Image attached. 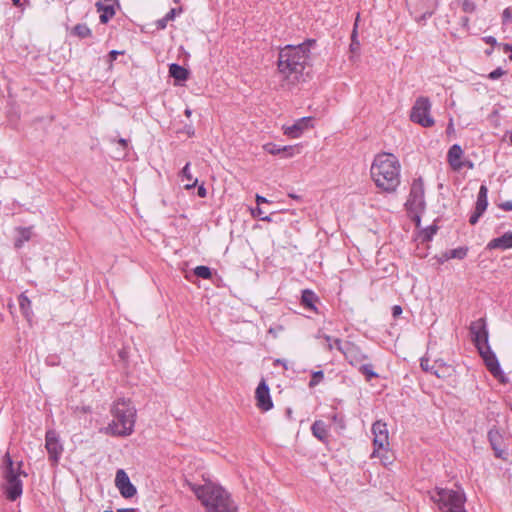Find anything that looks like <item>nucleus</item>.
Wrapping results in <instances>:
<instances>
[{
  "label": "nucleus",
  "instance_id": "1",
  "mask_svg": "<svg viewBox=\"0 0 512 512\" xmlns=\"http://www.w3.org/2000/svg\"><path fill=\"white\" fill-rule=\"evenodd\" d=\"M310 43L287 45L279 52L278 72L288 85H295L303 77L309 60Z\"/></svg>",
  "mask_w": 512,
  "mask_h": 512
},
{
  "label": "nucleus",
  "instance_id": "2",
  "mask_svg": "<svg viewBox=\"0 0 512 512\" xmlns=\"http://www.w3.org/2000/svg\"><path fill=\"white\" fill-rule=\"evenodd\" d=\"M186 485L194 492L208 512L237 511V506L231 499L230 494L222 486L210 481L204 485H196L186 481Z\"/></svg>",
  "mask_w": 512,
  "mask_h": 512
},
{
  "label": "nucleus",
  "instance_id": "3",
  "mask_svg": "<svg viewBox=\"0 0 512 512\" xmlns=\"http://www.w3.org/2000/svg\"><path fill=\"white\" fill-rule=\"evenodd\" d=\"M400 163L391 153L378 154L371 166V177L385 192L394 191L399 184Z\"/></svg>",
  "mask_w": 512,
  "mask_h": 512
},
{
  "label": "nucleus",
  "instance_id": "4",
  "mask_svg": "<svg viewBox=\"0 0 512 512\" xmlns=\"http://www.w3.org/2000/svg\"><path fill=\"white\" fill-rule=\"evenodd\" d=\"M112 422L106 432L113 436H129L134 431L136 409L129 399H119L111 408Z\"/></svg>",
  "mask_w": 512,
  "mask_h": 512
},
{
  "label": "nucleus",
  "instance_id": "5",
  "mask_svg": "<svg viewBox=\"0 0 512 512\" xmlns=\"http://www.w3.org/2000/svg\"><path fill=\"white\" fill-rule=\"evenodd\" d=\"M431 500L437 504L441 512H466L464 508L466 498L461 491L437 488L431 494Z\"/></svg>",
  "mask_w": 512,
  "mask_h": 512
},
{
  "label": "nucleus",
  "instance_id": "6",
  "mask_svg": "<svg viewBox=\"0 0 512 512\" xmlns=\"http://www.w3.org/2000/svg\"><path fill=\"white\" fill-rule=\"evenodd\" d=\"M4 465L5 494L9 500L15 501L22 494V482L19 479L21 463L15 468L9 453H6Z\"/></svg>",
  "mask_w": 512,
  "mask_h": 512
},
{
  "label": "nucleus",
  "instance_id": "7",
  "mask_svg": "<svg viewBox=\"0 0 512 512\" xmlns=\"http://www.w3.org/2000/svg\"><path fill=\"white\" fill-rule=\"evenodd\" d=\"M431 103L427 97H419L412 108L411 120L423 127L434 125V119L430 115Z\"/></svg>",
  "mask_w": 512,
  "mask_h": 512
},
{
  "label": "nucleus",
  "instance_id": "8",
  "mask_svg": "<svg viewBox=\"0 0 512 512\" xmlns=\"http://www.w3.org/2000/svg\"><path fill=\"white\" fill-rule=\"evenodd\" d=\"M334 342L336 349L344 355L351 365L358 366L367 359V355L354 343L342 342L340 339H335Z\"/></svg>",
  "mask_w": 512,
  "mask_h": 512
},
{
  "label": "nucleus",
  "instance_id": "9",
  "mask_svg": "<svg viewBox=\"0 0 512 512\" xmlns=\"http://www.w3.org/2000/svg\"><path fill=\"white\" fill-rule=\"evenodd\" d=\"M372 434L374 435V450L372 457H381V451H386V448L389 446L388 429L386 423L382 421H376L372 425Z\"/></svg>",
  "mask_w": 512,
  "mask_h": 512
},
{
  "label": "nucleus",
  "instance_id": "10",
  "mask_svg": "<svg viewBox=\"0 0 512 512\" xmlns=\"http://www.w3.org/2000/svg\"><path fill=\"white\" fill-rule=\"evenodd\" d=\"M405 208L410 219L415 223L416 227L419 228L421 224V215L426 208L424 194H409V197L405 202Z\"/></svg>",
  "mask_w": 512,
  "mask_h": 512
},
{
  "label": "nucleus",
  "instance_id": "11",
  "mask_svg": "<svg viewBox=\"0 0 512 512\" xmlns=\"http://www.w3.org/2000/svg\"><path fill=\"white\" fill-rule=\"evenodd\" d=\"M469 330L471 333L472 341L474 342L477 349H480L484 346H489L488 330L484 318L473 321L470 324Z\"/></svg>",
  "mask_w": 512,
  "mask_h": 512
},
{
  "label": "nucleus",
  "instance_id": "12",
  "mask_svg": "<svg viewBox=\"0 0 512 512\" xmlns=\"http://www.w3.org/2000/svg\"><path fill=\"white\" fill-rule=\"evenodd\" d=\"M45 447L49 455V460L57 464L63 452V446L60 443L58 434L54 430H48L45 435Z\"/></svg>",
  "mask_w": 512,
  "mask_h": 512
},
{
  "label": "nucleus",
  "instance_id": "13",
  "mask_svg": "<svg viewBox=\"0 0 512 512\" xmlns=\"http://www.w3.org/2000/svg\"><path fill=\"white\" fill-rule=\"evenodd\" d=\"M115 485L124 498H132L137 493L136 487L131 483L127 473L123 469L117 470Z\"/></svg>",
  "mask_w": 512,
  "mask_h": 512
},
{
  "label": "nucleus",
  "instance_id": "14",
  "mask_svg": "<svg viewBox=\"0 0 512 512\" xmlns=\"http://www.w3.org/2000/svg\"><path fill=\"white\" fill-rule=\"evenodd\" d=\"M312 127V118L311 117H303L295 121L292 125H284L282 127L284 135L296 139L301 137V135Z\"/></svg>",
  "mask_w": 512,
  "mask_h": 512
},
{
  "label": "nucleus",
  "instance_id": "15",
  "mask_svg": "<svg viewBox=\"0 0 512 512\" xmlns=\"http://www.w3.org/2000/svg\"><path fill=\"white\" fill-rule=\"evenodd\" d=\"M478 351H479V354L481 355V357L483 358L485 365H486L487 369L490 371V373L494 377L501 376L502 371L500 368V364L497 360V357L491 350L490 346H484V347L478 349Z\"/></svg>",
  "mask_w": 512,
  "mask_h": 512
},
{
  "label": "nucleus",
  "instance_id": "16",
  "mask_svg": "<svg viewBox=\"0 0 512 512\" xmlns=\"http://www.w3.org/2000/svg\"><path fill=\"white\" fill-rule=\"evenodd\" d=\"M255 398L257 400V406L263 410L268 411L273 407V402L270 397L269 387L264 379L260 381L256 388Z\"/></svg>",
  "mask_w": 512,
  "mask_h": 512
},
{
  "label": "nucleus",
  "instance_id": "17",
  "mask_svg": "<svg viewBox=\"0 0 512 512\" xmlns=\"http://www.w3.org/2000/svg\"><path fill=\"white\" fill-rule=\"evenodd\" d=\"M256 202H257V207L255 209L251 210L252 215L254 217L260 218L262 221H268V222L271 221L270 214L276 213L278 211V209L273 207L271 209L265 210L264 208L261 207V205L264 203L272 205L273 200L272 199L269 200V199L263 197L261 194H256Z\"/></svg>",
  "mask_w": 512,
  "mask_h": 512
},
{
  "label": "nucleus",
  "instance_id": "18",
  "mask_svg": "<svg viewBox=\"0 0 512 512\" xmlns=\"http://www.w3.org/2000/svg\"><path fill=\"white\" fill-rule=\"evenodd\" d=\"M488 206L487 194H479L478 199L476 201L475 209L469 218V223L471 225H475L479 218L486 211Z\"/></svg>",
  "mask_w": 512,
  "mask_h": 512
},
{
  "label": "nucleus",
  "instance_id": "19",
  "mask_svg": "<svg viewBox=\"0 0 512 512\" xmlns=\"http://www.w3.org/2000/svg\"><path fill=\"white\" fill-rule=\"evenodd\" d=\"M34 226L29 227H16V237L14 241L15 248H21L25 242H28L34 235Z\"/></svg>",
  "mask_w": 512,
  "mask_h": 512
},
{
  "label": "nucleus",
  "instance_id": "20",
  "mask_svg": "<svg viewBox=\"0 0 512 512\" xmlns=\"http://www.w3.org/2000/svg\"><path fill=\"white\" fill-rule=\"evenodd\" d=\"M488 249H510L512 248V232L508 231L502 236L492 239L488 245Z\"/></svg>",
  "mask_w": 512,
  "mask_h": 512
},
{
  "label": "nucleus",
  "instance_id": "21",
  "mask_svg": "<svg viewBox=\"0 0 512 512\" xmlns=\"http://www.w3.org/2000/svg\"><path fill=\"white\" fill-rule=\"evenodd\" d=\"M179 178H180V183L182 184V187L186 190L196 187V185L198 183V179L193 177V175L191 174L190 163H187L183 167V169L179 175Z\"/></svg>",
  "mask_w": 512,
  "mask_h": 512
},
{
  "label": "nucleus",
  "instance_id": "22",
  "mask_svg": "<svg viewBox=\"0 0 512 512\" xmlns=\"http://www.w3.org/2000/svg\"><path fill=\"white\" fill-rule=\"evenodd\" d=\"M95 6L97 8V11L100 13L99 18L101 23L105 24L114 17L115 9L113 5H105L102 2H97Z\"/></svg>",
  "mask_w": 512,
  "mask_h": 512
},
{
  "label": "nucleus",
  "instance_id": "23",
  "mask_svg": "<svg viewBox=\"0 0 512 512\" xmlns=\"http://www.w3.org/2000/svg\"><path fill=\"white\" fill-rule=\"evenodd\" d=\"M463 151L459 145H453L448 151V161L454 169L461 167V156Z\"/></svg>",
  "mask_w": 512,
  "mask_h": 512
},
{
  "label": "nucleus",
  "instance_id": "24",
  "mask_svg": "<svg viewBox=\"0 0 512 512\" xmlns=\"http://www.w3.org/2000/svg\"><path fill=\"white\" fill-rule=\"evenodd\" d=\"M169 74L177 81H185L189 76L188 70L176 63L169 66Z\"/></svg>",
  "mask_w": 512,
  "mask_h": 512
},
{
  "label": "nucleus",
  "instance_id": "25",
  "mask_svg": "<svg viewBox=\"0 0 512 512\" xmlns=\"http://www.w3.org/2000/svg\"><path fill=\"white\" fill-rule=\"evenodd\" d=\"M312 434L319 439L320 441H325L328 437V430L326 424L321 421L317 420L312 424L311 427Z\"/></svg>",
  "mask_w": 512,
  "mask_h": 512
},
{
  "label": "nucleus",
  "instance_id": "26",
  "mask_svg": "<svg viewBox=\"0 0 512 512\" xmlns=\"http://www.w3.org/2000/svg\"><path fill=\"white\" fill-rule=\"evenodd\" d=\"M468 247L466 246H462V247H458V248H455V249H451L449 251H446L444 254H443V258L445 260H450V259H464L466 256H467V253H468Z\"/></svg>",
  "mask_w": 512,
  "mask_h": 512
},
{
  "label": "nucleus",
  "instance_id": "27",
  "mask_svg": "<svg viewBox=\"0 0 512 512\" xmlns=\"http://www.w3.org/2000/svg\"><path fill=\"white\" fill-rule=\"evenodd\" d=\"M488 439L490 441V444H491L493 450L495 451L496 457L501 458L502 454L504 453V451L500 447V443H499L500 435H499V433L497 431L490 430L489 433H488Z\"/></svg>",
  "mask_w": 512,
  "mask_h": 512
},
{
  "label": "nucleus",
  "instance_id": "28",
  "mask_svg": "<svg viewBox=\"0 0 512 512\" xmlns=\"http://www.w3.org/2000/svg\"><path fill=\"white\" fill-rule=\"evenodd\" d=\"M316 300L317 296L313 291L307 289L302 292L301 303L304 307L311 310H315L314 303L316 302Z\"/></svg>",
  "mask_w": 512,
  "mask_h": 512
},
{
  "label": "nucleus",
  "instance_id": "29",
  "mask_svg": "<svg viewBox=\"0 0 512 512\" xmlns=\"http://www.w3.org/2000/svg\"><path fill=\"white\" fill-rule=\"evenodd\" d=\"M91 29L86 24H77L73 28V34L79 38H87L91 36Z\"/></svg>",
  "mask_w": 512,
  "mask_h": 512
},
{
  "label": "nucleus",
  "instance_id": "30",
  "mask_svg": "<svg viewBox=\"0 0 512 512\" xmlns=\"http://www.w3.org/2000/svg\"><path fill=\"white\" fill-rule=\"evenodd\" d=\"M359 371L365 375L366 380L370 381L372 378L378 377V374L374 372L372 364H360Z\"/></svg>",
  "mask_w": 512,
  "mask_h": 512
},
{
  "label": "nucleus",
  "instance_id": "31",
  "mask_svg": "<svg viewBox=\"0 0 512 512\" xmlns=\"http://www.w3.org/2000/svg\"><path fill=\"white\" fill-rule=\"evenodd\" d=\"M437 232L436 226H429L420 232V238L423 242H429Z\"/></svg>",
  "mask_w": 512,
  "mask_h": 512
},
{
  "label": "nucleus",
  "instance_id": "32",
  "mask_svg": "<svg viewBox=\"0 0 512 512\" xmlns=\"http://www.w3.org/2000/svg\"><path fill=\"white\" fill-rule=\"evenodd\" d=\"M19 306H20V309L22 310L23 314L26 317H28L29 312H30V307H31V301L24 293H22L19 296Z\"/></svg>",
  "mask_w": 512,
  "mask_h": 512
},
{
  "label": "nucleus",
  "instance_id": "33",
  "mask_svg": "<svg viewBox=\"0 0 512 512\" xmlns=\"http://www.w3.org/2000/svg\"><path fill=\"white\" fill-rule=\"evenodd\" d=\"M298 153H300L299 145H288V146H282V148H281V154H283V157H285V158L292 157Z\"/></svg>",
  "mask_w": 512,
  "mask_h": 512
},
{
  "label": "nucleus",
  "instance_id": "34",
  "mask_svg": "<svg viewBox=\"0 0 512 512\" xmlns=\"http://www.w3.org/2000/svg\"><path fill=\"white\" fill-rule=\"evenodd\" d=\"M178 12L180 13L181 12V9L178 10ZM176 13H177V10L175 8L171 9L166 15L165 17H163L162 19H160L158 21V27L164 29L168 23V21H172L174 20L175 16H176Z\"/></svg>",
  "mask_w": 512,
  "mask_h": 512
},
{
  "label": "nucleus",
  "instance_id": "35",
  "mask_svg": "<svg viewBox=\"0 0 512 512\" xmlns=\"http://www.w3.org/2000/svg\"><path fill=\"white\" fill-rule=\"evenodd\" d=\"M194 273L197 277H200L202 279H209L212 276L211 270L207 266H197L194 269Z\"/></svg>",
  "mask_w": 512,
  "mask_h": 512
},
{
  "label": "nucleus",
  "instance_id": "36",
  "mask_svg": "<svg viewBox=\"0 0 512 512\" xmlns=\"http://www.w3.org/2000/svg\"><path fill=\"white\" fill-rule=\"evenodd\" d=\"M349 50L351 53L350 59L355 61L360 56V42L359 40L351 41Z\"/></svg>",
  "mask_w": 512,
  "mask_h": 512
},
{
  "label": "nucleus",
  "instance_id": "37",
  "mask_svg": "<svg viewBox=\"0 0 512 512\" xmlns=\"http://www.w3.org/2000/svg\"><path fill=\"white\" fill-rule=\"evenodd\" d=\"M281 148H282V146H279V145L274 144V143H266L263 146L264 151H266L267 153H269L271 155L281 154Z\"/></svg>",
  "mask_w": 512,
  "mask_h": 512
},
{
  "label": "nucleus",
  "instance_id": "38",
  "mask_svg": "<svg viewBox=\"0 0 512 512\" xmlns=\"http://www.w3.org/2000/svg\"><path fill=\"white\" fill-rule=\"evenodd\" d=\"M420 366H421L423 371L433 373V374H435L436 376L439 377L437 371L434 370V366L430 365L428 358L422 357L421 361H420Z\"/></svg>",
  "mask_w": 512,
  "mask_h": 512
},
{
  "label": "nucleus",
  "instance_id": "39",
  "mask_svg": "<svg viewBox=\"0 0 512 512\" xmlns=\"http://www.w3.org/2000/svg\"><path fill=\"white\" fill-rule=\"evenodd\" d=\"M324 378L323 371H316L313 373L312 378L309 382L310 387H314L317 384L321 382V380Z\"/></svg>",
  "mask_w": 512,
  "mask_h": 512
},
{
  "label": "nucleus",
  "instance_id": "40",
  "mask_svg": "<svg viewBox=\"0 0 512 512\" xmlns=\"http://www.w3.org/2000/svg\"><path fill=\"white\" fill-rule=\"evenodd\" d=\"M462 8L467 13H472L475 10V4L470 0H464L462 3Z\"/></svg>",
  "mask_w": 512,
  "mask_h": 512
},
{
  "label": "nucleus",
  "instance_id": "41",
  "mask_svg": "<svg viewBox=\"0 0 512 512\" xmlns=\"http://www.w3.org/2000/svg\"><path fill=\"white\" fill-rule=\"evenodd\" d=\"M504 73L505 72L503 69L497 68L489 74V78L492 80H496V79L500 78L502 75H504Z\"/></svg>",
  "mask_w": 512,
  "mask_h": 512
},
{
  "label": "nucleus",
  "instance_id": "42",
  "mask_svg": "<svg viewBox=\"0 0 512 512\" xmlns=\"http://www.w3.org/2000/svg\"><path fill=\"white\" fill-rule=\"evenodd\" d=\"M503 22H508L512 19V8L507 7L504 9L502 14Z\"/></svg>",
  "mask_w": 512,
  "mask_h": 512
},
{
  "label": "nucleus",
  "instance_id": "43",
  "mask_svg": "<svg viewBox=\"0 0 512 512\" xmlns=\"http://www.w3.org/2000/svg\"><path fill=\"white\" fill-rule=\"evenodd\" d=\"M498 207L504 211H512V201L500 202Z\"/></svg>",
  "mask_w": 512,
  "mask_h": 512
},
{
  "label": "nucleus",
  "instance_id": "44",
  "mask_svg": "<svg viewBox=\"0 0 512 512\" xmlns=\"http://www.w3.org/2000/svg\"><path fill=\"white\" fill-rule=\"evenodd\" d=\"M323 338L325 339V341L327 343V348L329 350H332L333 348H336V345H335V342H334L335 339H332L329 335H324Z\"/></svg>",
  "mask_w": 512,
  "mask_h": 512
},
{
  "label": "nucleus",
  "instance_id": "45",
  "mask_svg": "<svg viewBox=\"0 0 512 512\" xmlns=\"http://www.w3.org/2000/svg\"><path fill=\"white\" fill-rule=\"evenodd\" d=\"M358 19H359V14L357 15L356 22L354 24V28H353V31L351 34V41L358 40V32H357Z\"/></svg>",
  "mask_w": 512,
  "mask_h": 512
},
{
  "label": "nucleus",
  "instance_id": "46",
  "mask_svg": "<svg viewBox=\"0 0 512 512\" xmlns=\"http://www.w3.org/2000/svg\"><path fill=\"white\" fill-rule=\"evenodd\" d=\"M122 53H123V52H121V51H117V50H112V51H110V53H109V63H110V65L112 64V62H113L114 60H116L117 55L122 54Z\"/></svg>",
  "mask_w": 512,
  "mask_h": 512
},
{
  "label": "nucleus",
  "instance_id": "47",
  "mask_svg": "<svg viewBox=\"0 0 512 512\" xmlns=\"http://www.w3.org/2000/svg\"><path fill=\"white\" fill-rule=\"evenodd\" d=\"M423 187H422V184H421V180L419 181H415L413 183V186H412V189H411V192H419L420 190H422Z\"/></svg>",
  "mask_w": 512,
  "mask_h": 512
},
{
  "label": "nucleus",
  "instance_id": "48",
  "mask_svg": "<svg viewBox=\"0 0 512 512\" xmlns=\"http://www.w3.org/2000/svg\"><path fill=\"white\" fill-rule=\"evenodd\" d=\"M483 40L487 43V44H490L491 46H495L497 45V40L496 38H494L493 36H486L483 38Z\"/></svg>",
  "mask_w": 512,
  "mask_h": 512
},
{
  "label": "nucleus",
  "instance_id": "49",
  "mask_svg": "<svg viewBox=\"0 0 512 512\" xmlns=\"http://www.w3.org/2000/svg\"><path fill=\"white\" fill-rule=\"evenodd\" d=\"M401 313H402V308H401V306H399V305H394V306L392 307V315H393L394 317L399 316Z\"/></svg>",
  "mask_w": 512,
  "mask_h": 512
},
{
  "label": "nucleus",
  "instance_id": "50",
  "mask_svg": "<svg viewBox=\"0 0 512 512\" xmlns=\"http://www.w3.org/2000/svg\"><path fill=\"white\" fill-rule=\"evenodd\" d=\"M118 144L125 150L128 147V141L126 139H119Z\"/></svg>",
  "mask_w": 512,
  "mask_h": 512
},
{
  "label": "nucleus",
  "instance_id": "51",
  "mask_svg": "<svg viewBox=\"0 0 512 512\" xmlns=\"http://www.w3.org/2000/svg\"><path fill=\"white\" fill-rule=\"evenodd\" d=\"M277 365H282L285 369H287V364H286L285 360H282V359L275 360L274 366H277Z\"/></svg>",
  "mask_w": 512,
  "mask_h": 512
},
{
  "label": "nucleus",
  "instance_id": "52",
  "mask_svg": "<svg viewBox=\"0 0 512 512\" xmlns=\"http://www.w3.org/2000/svg\"><path fill=\"white\" fill-rule=\"evenodd\" d=\"M116 512H136L134 508H121L118 509Z\"/></svg>",
  "mask_w": 512,
  "mask_h": 512
},
{
  "label": "nucleus",
  "instance_id": "53",
  "mask_svg": "<svg viewBox=\"0 0 512 512\" xmlns=\"http://www.w3.org/2000/svg\"><path fill=\"white\" fill-rule=\"evenodd\" d=\"M13 5L17 6V7H21L22 6V3H21V0H11Z\"/></svg>",
  "mask_w": 512,
  "mask_h": 512
},
{
  "label": "nucleus",
  "instance_id": "54",
  "mask_svg": "<svg viewBox=\"0 0 512 512\" xmlns=\"http://www.w3.org/2000/svg\"><path fill=\"white\" fill-rule=\"evenodd\" d=\"M503 48L505 52L512 51V46L509 44H504Z\"/></svg>",
  "mask_w": 512,
  "mask_h": 512
},
{
  "label": "nucleus",
  "instance_id": "55",
  "mask_svg": "<svg viewBox=\"0 0 512 512\" xmlns=\"http://www.w3.org/2000/svg\"><path fill=\"white\" fill-rule=\"evenodd\" d=\"M197 192H199V193L205 192V188H204L203 184L198 186V191Z\"/></svg>",
  "mask_w": 512,
  "mask_h": 512
},
{
  "label": "nucleus",
  "instance_id": "56",
  "mask_svg": "<svg viewBox=\"0 0 512 512\" xmlns=\"http://www.w3.org/2000/svg\"><path fill=\"white\" fill-rule=\"evenodd\" d=\"M479 192H487V187L485 185H481L479 188Z\"/></svg>",
  "mask_w": 512,
  "mask_h": 512
},
{
  "label": "nucleus",
  "instance_id": "57",
  "mask_svg": "<svg viewBox=\"0 0 512 512\" xmlns=\"http://www.w3.org/2000/svg\"><path fill=\"white\" fill-rule=\"evenodd\" d=\"M290 197L294 198V199H299V195L298 194H293V193H290L288 194Z\"/></svg>",
  "mask_w": 512,
  "mask_h": 512
},
{
  "label": "nucleus",
  "instance_id": "58",
  "mask_svg": "<svg viewBox=\"0 0 512 512\" xmlns=\"http://www.w3.org/2000/svg\"><path fill=\"white\" fill-rule=\"evenodd\" d=\"M185 115H186L187 117H190V116H191V110H190V109H186V110H185Z\"/></svg>",
  "mask_w": 512,
  "mask_h": 512
},
{
  "label": "nucleus",
  "instance_id": "59",
  "mask_svg": "<svg viewBox=\"0 0 512 512\" xmlns=\"http://www.w3.org/2000/svg\"><path fill=\"white\" fill-rule=\"evenodd\" d=\"M333 421H338V415L337 414H334L333 417H332Z\"/></svg>",
  "mask_w": 512,
  "mask_h": 512
},
{
  "label": "nucleus",
  "instance_id": "60",
  "mask_svg": "<svg viewBox=\"0 0 512 512\" xmlns=\"http://www.w3.org/2000/svg\"><path fill=\"white\" fill-rule=\"evenodd\" d=\"M269 333H270V334L275 333L274 328H270V329H269Z\"/></svg>",
  "mask_w": 512,
  "mask_h": 512
},
{
  "label": "nucleus",
  "instance_id": "61",
  "mask_svg": "<svg viewBox=\"0 0 512 512\" xmlns=\"http://www.w3.org/2000/svg\"><path fill=\"white\" fill-rule=\"evenodd\" d=\"M491 53H492V50H491V49H488V50L486 51V54H487V55H490Z\"/></svg>",
  "mask_w": 512,
  "mask_h": 512
},
{
  "label": "nucleus",
  "instance_id": "62",
  "mask_svg": "<svg viewBox=\"0 0 512 512\" xmlns=\"http://www.w3.org/2000/svg\"><path fill=\"white\" fill-rule=\"evenodd\" d=\"M123 156H125V153H124V152H123V153H120L118 157H123Z\"/></svg>",
  "mask_w": 512,
  "mask_h": 512
},
{
  "label": "nucleus",
  "instance_id": "63",
  "mask_svg": "<svg viewBox=\"0 0 512 512\" xmlns=\"http://www.w3.org/2000/svg\"><path fill=\"white\" fill-rule=\"evenodd\" d=\"M510 140H511V144H512V131H511V134H510Z\"/></svg>",
  "mask_w": 512,
  "mask_h": 512
},
{
  "label": "nucleus",
  "instance_id": "64",
  "mask_svg": "<svg viewBox=\"0 0 512 512\" xmlns=\"http://www.w3.org/2000/svg\"><path fill=\"white\" fill-rule=\"evenodd\" d=\"M104 512H113V511H112V510H106V511H104Z\"/></svg>",
  "mask_w": 512,
  "mask_h": 512
}]
</instances>
